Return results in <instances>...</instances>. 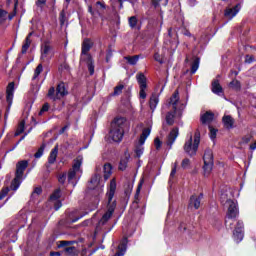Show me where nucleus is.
Returning <instances> with one entry per match:
<instances>
[{
	"label": "nucleus",
	"instance_id": "obj_53",
	"mask_svg": "<svg viewBox=\"0 0 256 256\" xmlns=\"http://www.w3.org/2000/svg\"><path fill=\"white\" fill-rule=\"evenodd\" d=\"M162 0H152V5H154V7H159V3H161ZM168 1L165 0L164 5H167Z\"/></svg>",
	"mask_w": 256,
	"mask_h": 256
},
{
	"label": "nucleus",
	"instance_id": "obj_2",
	"mask_svg": "<svg viewBox=\"0 0 256 256\" xmlns=\"http://www.w3.org/2000/svg\"><path fill=\"white\" fill-rule=\"evenodd\" d=\"M115 191H117V182L115 179H112L106 193L107 211L99 220L98 225H105V223H107V221L113 217V213H115V208L117 207V202L113 200L115 197Z\"/></svg>",
	"mask_w": 256,
	"mask_h": 256
},
{
	"label": "nucleus",
	"instance_id": "obj_17",
	"mask_svg": "<svg viewBox=\"0 0 256 256\" xmlns=\"http://www.w3.org/2000/svg\"><path fill=\"white\" fill-rule=\"evenodd\" d=\"M203 199V194L199 196L193 195L190 197L189 207H194V209H199L201 207V200Z\"/></svg>",
	"mask_w": 256,
	"mask_h": 256
},
{
	"label": "nucleus",
	"instance_id": "obj_18",
	"mask_svg": "<svg viewBox=\"0 0 256 256\" xmlns=\"http://www.w3.org/2000/svg\"><path fill=\"white\" fill-rule=\"evenodd\" d=\"M127 243H128L127 238H124L121 241V243L119 244L118 250H117V252L115 253L114 256H123V255H125V253H127Z\"/></svg>",
	"mask_w": 256,
	"mask_h": 256
},
{
	"label": "nucleus",
	"instance_id": "obj_3",
	"mask_svg": "<svg viewBox=\"0 0 256 256\" xmlns=\"http://www.w3.org/2000/svg\"><path fill=\"white\" fill-rule=\"evenodd\" d=\"M125 125H127V120H125V118H116L112 122L109 137L112 139V141H114V143H121V141H123V135H125Z\"/></svg>",
	"mask_w": 256,
	"mask_h": 256
},
{
	"label": "nucleus",
	"instance_id": "obj_34",
	"mask_svg": "<svg viewBox=\"0 0 256 256\" xmlns=\"http://www.w3.org/2000/svg\"><path fill=\"white\" fill-rule=\"evenodd\" d=\"M64 253L66 256H77V248L70 246L64 248Z\"/></svg>",
	"mask_w": 256,
	"mask_h": 256
},
{
	"label": "nucleus",
	"instance_id": "obj_62",
	"mask_svg": "<svg viewBox=\"0 0 256 256\" xmlns=\"http://www.w3.org/2000/svg\"><path fill=\"white\" fill-rule=\"evenodd\" d=\"M143 185L140 183L139 185H138V188H137V190H136V195H139L140 193H141V187H142Z\"/></svg>",
	"mask_w": 256,
	"mask_h": 256
},
{
	"label": "nucleus",
	"instance_id": "obj_51",
	"mask_svg": "<svg viewBox=\"0 0 256 256\" xmlns=\"http://www.w3.org/2000/svg\"><path fill=\"white\" fill-rule=\"evenodd\" d=\"M66 179H67V174L66 173H62L58 177L59 183H65Z\"/></svg>",
	"mask_w": 256,
	"mask_h": 256
},
{
	"label": "nucleus",
	"instance_id": "obj_15",
	"mask_svg": "<svg viewBox=\"0 0 256 256\" xmlns=\"http://www.w3.org/2000/svg\"><path fill=\"white\" fill-rule=\"evenodd\" d=\"M177 137H179V128L175 127L170 131L167 137L166 145H168L169 149L173 147V143L177 141Z\"/></svg>",
	"mask_w": 256,
	"mask_h": 256
},
{
	"label": "nucleus",
	"instance_id": "obj_12",
	"mask_svg": "<svg viewBox=\"0 0 256 256\" xmlns=\"http://www.w3.org/2000/svg\"><path fill=\"white\" fill-rule=\"evenodd\" d=\"M101 181V175L95 174L92 176L90 182L88 183V189L90 191H94V189H98L100 193L103 192V184H100Z\"/></svg>",
	"mask_w": 256,
	"mask_h": 256
},
{
	"label": "nucleus",
	"instance_id": "obj_48",
	"mask_svg": "<svg viewBox=\"0 0 256 256\" xmlns=\"http://www.w3.org/2000/svg\"><path fill=\"white\" fill-rule=\"evenodd\" d=\"M176 173H177V164H175L174 167H173L172 170H171V173H170V180H169L170 183H171L173 177H175Z\"/></svg>",
	"mask_w": 256,
	"mask_h": 256
},
{
	"label": "nucleus",
	"instance_id": "obj_7",
	"mask_svg": "<svg viewBox=\"0 0 256 256\" xmlns=\"http://www.w3.org/2000/svg\"><path fill=\"white\" fill-rule=\"evenodd\" d=\"M179 103V91H175L170 98L169 105H172V109L174 111L168 112L165 117V121L167 125H173L175 123V113L177 112V104Z\"/></svg>",
	"mask_w": 256,
	"mask_h": 256
},
{
	"label": "nucleus",
	"instance_id": "obj_11",
	"mask_svg": "<svg viewBox=\"0 0 256 256\" xmlns=\"http://www.w3.org/2000/svg\"><path fill=\"white\" fill-rule=\"evenodd\" d=\"M13 93H15V83L11 82L8 84L6 89V101L8 103V108L5 113V119L9 117V110L11 109V105H13Z\"/></svg>",
	"mask_w": 256,
	"mask_h": 256
},
{
	"label": "nucleus",
	"instance_id": "obj_39",
	"mask_svg": "<svg viewBox=\"0 0 256 256\" xmlns=\"http://www.w3.org/2000/svg\"><path fill=\"white\" fill-rule=\"evenodd\" d=\"M229 87H231V89H241V82H239L238 80H232L229 83Z\"/></svg>",
	"mask_w": 256,
	"mask_h": 256
},
{
	"label": "nucleus",
	"instance_id": "obj_35",
	"mask_svg": "<svg viewBox=\"0 0 256 256\" xmlns=\"http://www.w3.org/2000/svg\"><path fill=\"white\" fill-rule=\"evenodd\" d=\"M43 153H45V144H42L34 154L35 159H41V157H43Z\"/></svg>",
	"mask_w": 256,
	"mask_h": 256
},
{
	"label": "nucleus",
	"instance_id": "obj_43",
	"mask_svg": "<svg viewBox=\"0 0 256 256\" xmlns=\"http://www.w3.org/2000/svg\"><path fill=\"white\" fill-rule=\"evenodd\" d=\"M8 193H9V188H3L0 191V201H3V199H5V197H7Z\"/></svg>",
	"mask_w": 256,
	"mask_h": 256
},
{
	"label": "nucleus",
	"instance_id": "obj_6",
	"mask_svg": "<svg viewBox=\"0 0 256 256\" xmlns=\"http://www.w3.org/2000/svg\"><path fill=\"white\" fill-rule=\"evenodd\" d=\"M27 167H29V161H27V160L19 161L16 164L15 178L12 180L11 185H10V189L12 191H17V189H19V187H21V183L24 179L23 175H24L25 169H27Z\"/></svg>",
	"mask_w": 256,
	"mask_h": 256
},
{
	"label": "nucleus",
	"instance_id": "obj_55",
	"mask_svg": "<svg viewBox=\"0 0 256 256\" xmlns=\"http://www.w3.org/2000/svg\"><path fill=\"white\" fill-rule=\"evenodd\" d=\"M43 193V189L41 187H36L33 191V195H41Z\"/></svg>",
	"mask_w": 256,
	"mask_h": 256
},
{
	"label": "nucleus",
	"instance_id": "obj_54",
	"mask_svg": "<svg viewBox=\"0 0 256 256\" xmlns=\"http://www.w3.org/2000/svg\"><path fill=\"white\" fill-rule=\"evenodd\" d=\"M60 23L61 25H65V11L60 13Z\"/></svg>",
	"mask_w": 256,
	"mask_h": 256
},
{
	"label": "nucleus",
	"instance_id": "obj_29",
	"mask_svg": "<svg viewBox=\"0 0 256 256\" xmlns=\"http://www.w3.org/2000/svg\"><path fill=\"white\" fill-rule=\"evenodd\" d=\"M199 63H201V60L198 57H194L191 63V75H195V73H197V70L199 69Z\"/></svg>",
	"mask_w": 256,
	"mask_h": 256
},
{
	"label": "nucleus",
	"instance_id": "obj_30",
	"mask_svg": "<svg viewBox=\"0 0 256 256\" xmlns=\"http://www.w3.org/2000/svg\"><path fill=\"white\" fill-rule=\"evenodd\" d=\"M31 35H33V33L28 34V36L25 39L24 44L22 45V53L23 54L27 53L29 47H31Z\"/></svg>",
	"mask_w": 256,
	"mask_h": 256
},
{
	"label": "nucleus",
	"instance_id": "obj_38",
	"mask_svg": "<svg viewBox=\"0 0 256 256\" xmlns=\"http://www.w3.org/2000/svg\"><path fill=\"white\" fill-rule=\"evenodd\" d=\"M29 133H31V128L29 129V131L25 135H23L19 139V141L10 150H8V153L11 152V151H15V149H17L19 143H21V141H23L25 139V137H27V135H29Z\"/></svg>",
	"mask_w": 256,
	"mask_h": 256
},
{
	"label": "nucleus",
	"instance_id": "obj_9",
	"mask_svg": "<svg viewBox=\"0 0 256 256\" xmlns=\"http://www.w3.org/2000/svg\"><path fill=\"white\" fill-rule=\"evenodd\" d=\"M204 161V175L205 177H209L211 175V172L213 171V150L212 149H206L203 156Z\"/></svg>",
	"mask_w": 256,
	"mask_h": 256
},
{
	"label": "nucleus",
	"instance_id": "obj_16",
	"mask_svg": "<svg viewBox=\"0 0 256 256\" xmlns=\"http://www.w3.org/2000/svg\"><path fill=\"white\" fill-rule=\"evenodd\" d=\"M240 11H241V4H236L235 7L233 8H226L224 12V16L226 17V19H229V21H231V19H233V17H235L237 13H239Z\"/></svg>",
	"mask_w": 256,
	"mask_h": 256
},
{
	"label": "nucleus",
	"instance_id": "obj_50",
	"mask_svg": "<svg viewBox=\"0 0 256 256\" xmlns=\"http://www.w3.org/2000/svg\"><path fill=\"white\" fill-rule=\"evenodd\" d=\"M46 111H49V103H45L42 106V109L40 110L39 115H43V113H46Z\"/></svg>",
	"mask_w": 256,
	"mask_h": 256
},
{
	"label": "nucleus",
	"instance_id": "obj_52",
	"mask_svg": "<svg viewBox=\"0 0 256 256\" xmlns=\"http://www.w3.org/2000/svg\"><path fill=\"white\" fill-rule=\"evenodd\" d=\"M119 169L120 171H125V169H127V162L121 160L119 164Z\"/></svg>",
	"mask_w": 256,
	"mask_h": 256
},
{
	"label": "nucleus",
	"instance_id": "obj_56",
	"mask_svg": "<svg viewBox=\"0 0 256 256\" xmlns=\"http://www.w3.org/2000/svg\"><path fill=\"white\" fill-rule=\"evenodd\" d=\"M154 59H155V61H157L158 63H163V59H161V55H159V53H155V54H154Z\"/></svg>",
	"mask_w": 256,
	"mask_h": 256
},
{
	"label": "nucleus",
	"instance_id": "obj_13",
	"mask_svg": "<svg viewBox=\"0 0 256 256\" xmlns=\"http://www.w3.org/2000/svg\"><path fill=\"white\" fill-rule=\"evenodd\" d=\"M61 198V190L57 189L54 193L50 196V202L53 203L55 211H59L63 204L59 199Z\"/></svg>",
	"mask_w": 256,
	"mask_h": 256
},
{
	"label": "nucleus",
	"instance_id": "obj_1",
	"mask_svg": "<svg viewBox=\"0 0 256 256\" xmlns=\"http://www.w3.org/2000/svg\"><path fill=\"white\" fill-rule=\"evenodd\" d=\"M220 203L227 207L226 221L225 225L230 229H233V223L235 219L239 217V206H237V201L233 200V191L231 188L226 187L220 193Z\"/></svg>",
	"mask_w": 256,
	"mask_h": 256
},
{
	"label": "nucleus",
	"instance_id": "obj_57",
	"mask_svg": "<svg viewBox=\"0 0 256 256\" xmlns=\"http://www.w3.org/2000/svg\"><path fill=\"white\" fill-rule=\"evenodd\" d=\"M245 61L246 63H253V61H255V58H253V56L247 55Z\"/></svg>",
	"mask_w": 256,
	"mask_h": 256
},
{
	"label": "nucleus",
	"instance_id": "obj_22",
	"mask_svg": "<svg viewBox=\"0 0 256 256\" xmlns=\"http://www.w3.org/2000/svg\"><path fill=\"white\" fill-rule=\"evenodd\" d=\"M214 117H215V114H213L212 112H206L201 116V123L203 125H209V123L213 121Z\"/></svg>",
	"mask_w": 256,
	"mask_h": 256
},
{
	"label": "nucleus",
	"instance_id": "obj_28",
	"mask_svg": "<svg viewBox=\"0 0 256 256\" xmlns=\"http://www.w3.org/2000/svg\"><path fill=\"white\" fill-rule=\"evenodd\" d=\"M113 173V166L111 164L107 163L104 164V179L107 181L111 177V174Z\"/></svg>",
	"mask_w": 256,
	"mask_h": 256
},
{
	"label": "nucleus",
	"instance_id": "obj_63",
	"mask_svg": "<svg viewBox=\"0 0 256 256\" xmlns=\"http://www.w3.org/2000/svg\"><path fill=\"white\" fill-rule=\"evenodd\" d=\"M50 256H61L60 252H51Z\"/></svg>",
	"mask_w": 256,
	"mask_h": 256
},
{
	"label": "nucleus",
	"instance_id": "obj_26",
	"mask_svg": "<svg viewBox=\"0 0 256 256\" xmlns=\"http://www.w3.org/2000/svg\"><path fill=\"white\" fill-rule=\"evenodd\" d=\"M82 61L87 62L88 71H89L90 75H94L95 65L93 64V58L91 57V55H87V58L85 60H82Z\"/></svg>",
	"mask_w": 256,
	"mask_h": 256
},
{
	"label": "nucleus",
	"instance_id": "obj_60",
	"mask_svg": "<svg viewBox=\"0 0 256 256\" xmlns=\"http://www.w3.org/2000/svg\"><path fill=\"white\" fill-rule=\"evenodd\" d=\"M71 243H73V242L61 241L60 245H61V247H65V245H70Z\"/></svg>",
	"mask_w": 256,
	"mask_h": 256
},
{
	"label": "nucleus",
	"instance_id": "obj_31",
	"mask_svg": "<svg viewBox=\"0 0 256 256\" xmlns=\"http://www.w3.org/2000/svg\"><path fill=\"white\" fill-rule=\"evenodd\" d=\"M141 56L134 55V56H126L124 57L125 61H127L128 65H135L139 62Z\"/></svg>",
	"mask_w": 256,
	"mask_h": 256
},
{
	"label": "nucleus",
	"instance_id": "obj_23",
	"mask_svg": "<svg viewBox=\"0 0 256 256\" xmlns=\"http://www.w3.org/2000/svg\"><path fill=\"white\" fill-rule=\"evenodd\" d=\"M56 94L58 99H62V97H65V95H67V89L65 88V83L58 84L56 88Z\"/></svg>",
	"mask_w": 256,
	"mask_h": 256
},
{
	"label": "nucleus",
	"instance_id": "obj_64",
	"mask_svg": "<svg viewBox=\"0 0 256 256\" xmlns=\"http://www.w3.org/2000/svg\"><path fill=\"white\" fill-rule=\"evenodd\" d=\"M250 149H251V151H255V149H256V142H254L253 144L250 145Z\"/></svg>",
	"mask_w": 256,
	"mask_h": 256
},
{
	"label": "nucleus",
	"instance_id": "obj_21",
	"mask_svg": "<svg viewBox=\"0 0 256 256\" xmlns=\"http://www.w3.org/2000/svg\"><path fill=\"white\" fill-rule=\"evenodd\" d=\"M150 109L152 113L157 109V105H159V95L152 94L149 101Z\"/></svg>",
	"mask_w": 256,
	"mask_h": 256
},
{
	"label": "nucleus",
	"instance_id": "obj_25",
	"mask_svg": "<svg viewBox=\"0 0 256 256\" xmlns=\"http://www.w3.org/2000/svg\"><path fill=\"white\" fill-rule=\"evenodd\" d=\"M212 92H214L215 95H221V93H223V87H221L217 79L212 82Z\"/></svg>",
	"mask_w": 256,
	"mask_h": 256
},
{
	"label": "nucleus",
	"instance_id": "obj_14",
	"mask_svg": "<svg viewBox=\"0 0 256 256\" xmlns=\"http://www.w3.org/2000/svg\"><path fill=\"white\" fill-rule=\"evenodd\" d=\"M91 47H93V42L89 39H85L82 44V53H81V61H85L87 59V55H89V51H91Z\"/></svg>",
	"mask_w": 256,
	"mask_h": 256
},
{
	"label": "nucleus",
	"instance_id": "obj_33",
	"mask_svg": "<svg viewBox=\"0 0 256 256\" xmlns=\"http://www.w3.org/2000/svg\"><path fill=\"white\" fill-rule=\"evenodd\" d=\"M23 131H25V120H22L19 122L16 132L14 134V137H19V135H21Z\"/></svg>",
	"mask_w": 256,
	"mask_h": 256
},
{
	"label": "nucleus",
	"instance_id": "obj_46",
	"mask_svg": "<svg viewBox=\"0 0 256 256\" xmlns=\"http://www.w3.org/2000/svg\"><path fill=\"white\" fill-rule=\"evenodd\" d=\"M7 19V11L0 10V23H3Z\"/></svg>",
	"mask_w": 256,
	"mask_h": 256
},
{
	"label": "nucleus",
	"instance_id": "obj_37",
	"mask_svg": "<svg viewBox=\"0 0 256 256\" xmlns=\"http://www.w3.org/2000/svg\"><path fill=\"white\" fill-rule=\"evenodd\" d=\"M123 89H125V86L123 84H119L114 88L113 96L121 95L123 93Z\"/></svg>",
	"mask_w": 256,
	"mask_h": 256
},
{
	"label": "nucleus",
	"instance_id": "obj_20",
	"mask_svg": "<svg viewBox=\"0 0 256 256\" xmlns=\"http://www.w3.org/2000/svg\"><path fill=\"white\" fill-rule=\"evenodd\" d=\"M57 155H59V146H55L48 157V163L53 165L57 161Z\"/></svg>",
	"mask_w": 256,
	"mask_h": 256
},
{
	"label": "nucleus",
	"instance_id": "obj_44",
	"mask_svg": "<svg viewBox=\"0 0 256 256\" xmlns=\"http://www.w3.org/2000/svg\"><path fill=\"white\" fill-rule=\"evenodd\" d=\"M209 130H210V139H212V141L217 137V129H214L213 127L209 126Z\"/></svg>",
	"mask_w": 256,
	"mask_h": 256
},
{
	"label": "nucleus",
	"instance_id": "obj_47",
	"mask_svg": "<svg viewBox=\"0 0 256 256\" xmlns=\"http://www.w3.org/2000/svg\"><path fill=\"white\" fill-rule=\"evenodd\" d=\"M46 3H47V0H36V6L39 7V9H43Z\"/></svg>",
	"mask_w": 256,
	"mask_h": 256
},
{
	"label": "nucleus",
	"instance_id": "obj_36",
	"mask_svg": "<svg viewBox=\"0 0 256 256\" xmlns=\"http://www.w3.org/2000/svg\"><path fill=\"white\" fill-rule=\"evenodd\" d=\"M48 97L49 99H52L53 101H57L59 97H57V92H55V88L51 87L48 91Z\"/></svg>",
	"mask_w": 256,
	"mask_h": 256
},
{
	"label": "nucleus",
	"instance_id": "obj_32",
	"mask_svg": "<svg viewBox=\"0 0 256 256\" xmlns=\"http://www.w3.org/2000/svg\"><path fill=\"white\" fill-rule=\"evenodd\" d=\"M41 73H43V64H39L34 70L32 81H39V75H41Z\"/></svg>",
	"mask_w": 256,
	"mask_h": 256
},
{
	"label": "nucleus",
	"instance_id": "obj_19",
	"mask_svg": "<svg viewBox=\"0 0 256 256\" xmlns=\"http://www.w3.org/2000/svg\"><path fill=\"white\" fill-rule=\"evenodd\" d=\"M222 123L225 129H233V125H235V119H233L231 115H224L222 118Z\"/></svg>",
	"mask_w": 256,
	"mask_h": 256
},
{
	"label": "nucleus",
	"instance_id": "obj_58",
	"mask_svg": "<svg viewBox=\"0 0 256 256\" xmlns=\"http://www.w3.org/2000/svg\"><path fill=\"white\" fill-rule=\"evenodd\" d=\"M83 217H85V214L80 215V216L76 217L75 219H72L71 222L72 223H77V221H79V219H83Z\"/></svg>",
	"mask_w": 256,
	"mask_h": 256
},
{
	"label": "nucleus",
	"instance_id": "obj_42",
	"mask_svg": "<svg viewBox=\"0 0 256 256\" xmlns=\"http://www.w3.org/2000/svg\"><path fill=\"white\" fill-rule=\"evenodd\" d=\"M129 26L131 27V29H135L137 27V17L132 16L129 18Z\"/></svg>",
	"mask_w": 256,
	"mask_h": 256
},
{
	"label": "nucleus",
	"instance_id": "obj_5",
	"mask_svg": "<svg viewBox=\"0 0 256 256\" xmlns=\"http://www.w3.org/2000/svg\"><path fill=\"white\" fill-rule=\"evenodd\" d=\"M187 140L184 144V151L189 155L190 157H193L197 155V150L199 149V143H201V132L199 130H196L194 134V140H193V134L190 133L187 136Z\"/></svg>",
	"mask_w": 256,
	"mask_h": 256
},
{
	"label": "nucleus",
	"instance_id": "obj_41",
	"mask_svg": "<svg viewBox=\"0 0 256 256\" xmlns=\"http://www.w3.org/2000/svg\"><path fill=\"white\" fill-rule=\"evenodd\" d=\"M147 86L140 87L139 97L140 99H147Z\"/></svg>",
	"mask_w": 256,
	"mask_h": 256
},
{
	"label": "nucleus",
	"instance_id": "obj_27",
	"mask_svg": "<svg viewBox=\"0 0 256 256\" xmlns=\"http://www.w3.org/2000/svg\"><path fill=\"white\" fill-rule=\"evenodd\" d=\"M41 53H42V56H41L42 59H45V57H47V55L51 53V45H49V42H45L44 44H42Z\"/></svg>",
	"mask_w": 256,
	"mask_h": 256
},
{
	"label": "nucleus",
	"instance_id": "obj_8",
	"mask_svg": "<svg viewBox=\"0 0 256 256\" xmlns=\"http://www.w3.org/2000/svg\"><path fill=\"white\" fill-rule=\"evenodd\" d=\"M151 135V128H144L142 130V134L140 135L138 142L135 144V154L137 157H141L143 155L145 148L143 145H145V141H147V137Z\"/></svg>",
	"mask_w": 256,
	"mask_h": 256
},
{
	"label": "nucleus",
	"instance_id": "obj_45",
	"mask_svg": "<svg viewBox=\"0 0 256 256\" xmlns=\"http://www.w3.org/2000/svg\"><path fill=\"white\" fill-rule=\"evenodd\" d=\"M182 168L183 169H189V166L191 165V161L188 158H185L182 160Z\"/></svg>",
	"mask_w": 256,
	"mask_h": 256
},
{
	"label": "nucleus",
	"instance_id": "obj_10",
	"mask_svg": "<svg viewBox=\"0 0 256 256\" xmlns=\"http://www.w3.org/2000/svg\"><path fill=\"white\" fill-rule=\"evenodd\" d=\"M227 229H234L233 231V237H234V241L236 243H241L243 241V221L241 220H235L234 222H232V225L230 228L229 226H226Z\"/></svg>",
	"mask_w": 256,
	"mask_h": 256
},
{
	"label": "nucleus",
	"instance_id": "obj_59",
	"mask_svg": "<svg viewBox=\"0 0 256 256\" xmlns=\"http://www.w3.org/2000/svg\"><path fill=\"white\" fill-rule=\"evenodd\" d=\"M178 45H179V40H177L176 42L172 43L171 49H173V51H175V49H177Z\"/></svg>",
	"mask_w": 256,
	"mask_h": 256
},
{
	"label": "nucleus",
	"instance_id": "obj_49",
	"mask_svg": "<svg viewBox=\"0 0 256 256\" xmlns=\"http://www.w3.org/2000/svg\"><path fill=\"white\" fill-rule=\"evenodd\" d=\"M154 145H155V148L157 150H159V149H161V145H163V143L161 142V140L159 138H155Z\"/></svg>",
	"mask_w": 256,
	"mask_h": 256
},
{
	"label": "nucleus",
	"instance_id": "obj_24",
	"mask_svg": "<svg viewBox=\"0 0 256 256\" xmlns=\"http://www.w3.org/2000/svg\"><path fill=\"white\" fill-rule=\"evenodd\" d=\"M136 81L138 82L139 87H147V77H145L143 72L136 74Z\"/></svg>",
	"mask_w": 256,
	"mask_h": 256
},
{
	"label": "nucleus",
	"instance_id": "obj_61",
	"mask_svg": "<svg viewBox=\"0 0 256 256\" xmlns=\"http://www.w3.org/2000/svg\"><path fill=\"white\" fill-rule=\"evenodd\" d=\"M88 13H91L92 15H95V12L93 11V6H88Z\"/></svg>",
	"mask_w": 256,
	"mask_h": 256
},
{
	"label": "nucleus",
	"instance_id": "obj_4",
	"mask_svg": "<svg viewBox=\"0 0 256 256\" xmlns=\"http://www.w3.org/2000/svg\"><path fill=\"white\" fill-rule=\"evenodd\" d=\"M83 165V157L80 155L74 159L72 169L68 172V183L75 187L77 183H79V179H81V175H83V170H81V166Z\"/></svg>",
	"mask_w": 256,
	"mask_h": 256
},
{
	"label": "nucleus",
	"instance_id": "obj_40",
	"mask_svg": "<svg viewBox=\"0 0 256 256\" xmlns=\"http://www.w3.org/2000/svg\"><path fill=\"white\" fill-rule=\"evenodd\" d=\"M253 139V135L251 134H247L245 135L242 140H241V145H247V143H249L251 140Z\"/></svg>",
	"mask_w": 256,
	"mask_h": 256
}]
</instances>
